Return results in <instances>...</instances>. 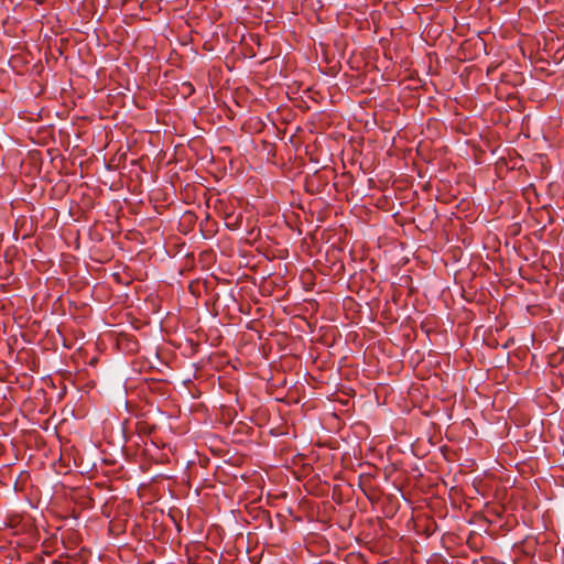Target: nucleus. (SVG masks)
<instances>
[{
  "label": "nucleus",
  "instance_id": "nucleus-1",
  "mask_svg": "<svg viewBox=\"0 0 564 564\" xmlns=\"http://www.w3.org/2000/svg\"><path fill=\"white\" fill-rule=\"evenodd\" d=\"M72 415H73V417H83L85 415V412L80 411V412L76 413V411L73 409Z\"/></svg>",
  "mask_w": 564,
  "mask_h": 564
},
{
  "label": "nucleus",
  "instance_id": "nucleus-2",
  "mask_svg": "<svg viewBox=\"0 0 564 564\" xmlns=\"http://www.w3.org/2000/svg\"><path fill=\"white\" fill-rule=\"evenodd\" d=\"M83 553L80 554V564H84V562L86 561V558H84V553L86 552L85 547H82L80 550Z\"/></svg>",
  "mask_w": 564,
  "mask_h": 564
},
{
  "label": "nucleus",
  "instance_id": "nucleus-3",
  "mask_svg": "<svg viewBox=\"0 0 564 564\" xmlns=\"http://www.w3.org/2000/svg\"><path fill=\"white\" fill-rule=\"evenodd\" d=\"M89 311H90L89 307L84 306L83 307V316H86L89 313Z\"/></svg>",
  "mask_w": 564,
  "mask_h": 564
},
{
  "label": "nucleus",
  "instance_id": "nucleus-4",
  "mask_svg": "<svg viewBox=\"0 0 564 564\" xmlns=\"http://www.w3.org/2000/svg\"><path fill=\"white\" fill-rule=\"evenodd\" d=\"M72 543H73V545L75 544V536L74 535H73Z\"/></svg>",
  "mask_w": 564,
  "mask_h": 564
}]
</instances>
